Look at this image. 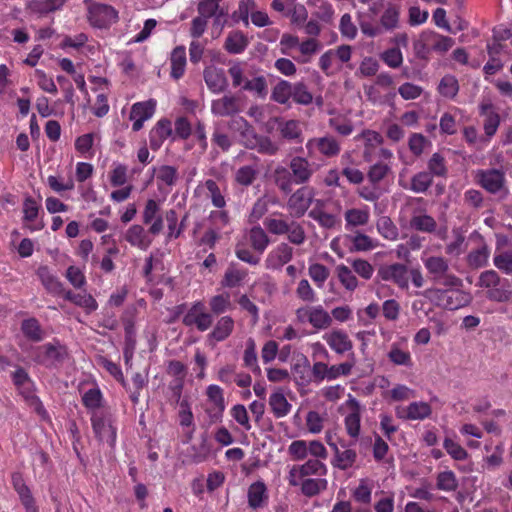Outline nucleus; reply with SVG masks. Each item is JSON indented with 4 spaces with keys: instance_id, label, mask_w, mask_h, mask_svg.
Returning a JSON list of instances; mask_svg holds the SVG:
<instances>
[{
    "instance_id": "obj_31",
    "label": "nucleus",
    "mask_w": 512,
    "mask_h": 512,
    "mask_svg": "<svg viewBox=\"0 0 512 512\" xmlns=\"http://www.w3.org/2000/svg\"><path fill=\"white\" fill-rule=\"evenodd\" d=\"M213 452V441L203 434L199 444H194L188 449V456L194 463H202L208 460Z\"/></svg>"
},
{
    "instance_id": "obj_58",
    "label": "nucleus",
    "mask_w": 512,
    "mask_h": 512,
    "mask_svg": "<svg viewBox=\"0 0 512 512\" xmlns=\"http://www.w3.org/2000/svg\"><path fill=\"white\" fill-rule=\"evenodd\" d=\"M509 282L504 279L499 286L492 287L487 291L486 297L495 302H506L512 296V291L509 289Z\"/></svg>"
},
{
    "instance_id": "obj_11",
    "label": "nucleus",
    "mask_w": 512,
    "mask_h": 512,
    "mask_svg": "<svg viewBox=\"0 0 512 512\" xmlns=\"http://www.w3.org/2000/svg\"><path fill=\"white\" fill-rule=\"evenodd\" d=\"M479 115L483 117V130L486 140L490 141L497 133L501 123L498 109L490 100H483L479 104Z\"/></svg>"
},
{
    "instance_id": "obj_29",
    "label": "nucleus",
    "mask_w": 512,
    "mask_h": 512,
    "mask_svg": "<svg viewBox=\"0 0 512 512\" xmlns=\"http://www.w3.org/2000/svg\"><path fill=\"white\" fill-rule=\"evenodd\" d=\"M124 238L131 246L137 247L143 251L147 250L152 243V239L148 236V233L138 224L130 226L126 230Z\"/></svg>"
},
{
    "instance_id": "obj_32",
    "label": "nucleus",
    "mask_w": 512,
    "mask_h": 512,
    "mask_svg": "<svg viewBox=\"0 0 512 512\" xmlns=\"http://www.w3.org/2000/svg\"><path fill=\"white\" fill-rule=\"evenodd\" d=\"M433 184V177L427 171H420L414 174L411 178L410 184L404 183L399 180V185L406 190H411L414 193H426Z\"/></svg>"
},
{
    "instance_id": "obj_56",
    "label": "nucleus",
    "mask_w": 512,
    "mask_h": 512,
    "mask_svg": "<svg viewBox=\"0 0 512 512\" xmlns=\"http://www.w3.org/2000/svg\"><path fill=\"white\" fill-rule=\"evenodd\" d=\"M221 0H200L197 6V10L199 15L211 18L213 16H224L225 12L223 9H220Z\"/></svg>"
},
{
    "instance_id": "obj_64",
    "label": "nucleus",
    "mask_w": 512,
    "mask_h": 512,
    "mask_svg": "<svg viewBox=\"0 0 512 512\" xmlns=\"http://www.w3.org/2000/svg\"><path fill=\"white\" fill-rule=\"evenodd\" d=\"M309 217L315 220L321 227L326 229L335 227L338 222V219L334 214L317 208H314L309 212Z\"/></svg>"
},
{
    "instance_id": "obj_44",
    "label": "nucleus",
    "mask_w": 512,
    "mask_h": 512,
    "mask_svg": "<svg viewBox=\"0 0 512 512\" xmlns=\"http://www.w3.org/2000/svg\"><path fill=\"white\" fill-rule=\"evenodd\" d=\"M248 46V39L241 31H232L228 34L224 47L231 54H240Z\"/></svg>"
},
{
    "instance_id": "obj_1",
    "label": "nucleus",
    "mask_w": 512,
    "mask_h": 512,
    "mask_svg": "<svg viewBox=\"0 0 512 512\" xmlns=\"http://www.w3.org/2000/svg\"><path fill=\"white\" fill-rule=\"evenodd\" d=\"M400 5L388 2L386 8L381 13L379 22L375 23L368 19L367 15L359 13L358 24L363 35L369 38H375L384 32H392L400 26Z\"/></svg>"
},
{
    "instance_id": "obj_61",
    "label": "nucleus",
    "mask_w": 512,
    "mask_h": 512,
    "mask_svg": "<svg viewBox=\"0 0 512 512\" xmlns=\"http://www.w3.org/2000/svg\"><path fill=\"white\" fill-rule=\"evenodd\" d=\"M244 366L249 368L255 375L261 374V368L257 363V353L255 349V343L253 340L247 342L244 355H243Z\"/></svg>"
},
{
    "instance_id": "obj_49",
    "label": "nucleus",
    "mask_w": 512,
    "mask_h": 512,
    "mask_svg": "<svg viewBox=\"0 0 512 512\" xmlns=\"http://www.w3.org/2000/svg\"><path fill=\"white\" fill-rule=\"evenodd\" d=\"M274 180L276 186L281 192L285 194L292 192L295 182L288 168L282 166L277 167L274 171Z\"/></svg>"
},
{
    "instance_id": "obj_28",
    "label": "nucleus",
    "mask_w": 512,
    "mask_h": 512,
    "mask_svg": "<svg viewBox=\"0 0 512 512\" xmlns=\"http://www.w3.org/2000/svg\"><path fill=\"white\" fill-rule=\"evenodd\" d=\"M424 40L427 42L431 52L444 54L455 44L454 39L441 35L433 30H424Z\"/></svg>"
},
{
    "instance_id": "obj_5",
    "label": "nucleus",
    "mask_w": 512,
    "mask_h": 512,
    "mask_svg": "<svg viewBox=\"0 0 512 512\" xmlns=\"http://www.w3.org/2000/svg\"><path fill=\"white\" fill-rule=\"evenodd\" d=\"M182 323L186 327L195 328L199 332H205L213 326L214 318L206 303L203 300H196L190 304L182 318Z\"/></svg>"
},
{
    "instance_id": "obj_4",
    "label": "nucleus",
    "mask_w": 512,
    "mask_h": 512,
    "mask_svg": "<svg viewBox=\"0 0 512 512\" xmlns=\"http://www.w3.org/2000/svg\"><path fill=\"white\" fill-rule=\"evenodd\" d=\"M476 184L493 195L506 197L509 193L505 172L499 168L478 169L474 176Z\"/></svg>"
},
{
    "instance_id": "obj_26",
    "label": "nucleus",
    "mask_w": 512,
    "mask_h": 512,
    "mask_svg": "<svg viewBox=\"0 0 512 512\" xmlns=\"http://www.w3.org/2000/svg\"><path fill=\"white\" fill-rule=\"evenodd\" d=\"M234 328L235 321L231 316H221L212 326V330L208 334V339L214 342H223L231 336Z\"/></svg>"
},
{
    "instance_id": "obj_7",
    "label": "nucleus",
    "mask_w": 512,
    "mask_h": 512,
    "mask_svg": "<svg viewBox=\"0 0 512 512\" xmlns=\"http://www.w3.org/2000/svg\"><path fill=\"white\" fill-rule=\"evenodd\" d=\"M305 147L310 158H316L317 156L334 158L341 152L339 141L332 135L310 138L306 142Z\"/></svg>"
},
{
    "instance_id": "obj_50",
    "label": "nucleus",
    "mask_w": 512,
    "mask_h": 512,
    "mask_svg": "<svg viewBox=\"0 0 512 512\" xmlns=\"http://www.w3.org/2000/svg\"><path fill=\"white\" fill-rule=\"evenodd\" d=\"M337 278L341 285L348 291H354L358 287V279L353 273V269L344 264H339L335 268Z\"/></svg>"
},
{
    "instance_id": "obj_33",
    "label": "nucleus",
    "mask_w": 512,
    "mask_h": 512,
    "mask_svg": "<svg viewBox=\"0 0 512 512\" xmlns=\"http://www.w3.org/2000/svg\"><path fill=\"white\" fill-rule=\"evenodd\" d=\"M37 275L48 293L63 297L66 290L63 283L47 267L39 268Z\"/></svg>"
},
{
    "instance_id": "obj_35",
    "label": "nucleus",
    "mask_w": 512,
    "mask_h": 512,
    "mask_svg": "<svg viewBox=\"0 0 512 512\" xmlns=\"http://www.w3.org/2000/svg\"><path fill=\"white\" fill-rule=\"evenodd\" d=\"M248 504L252 509H259L265 506L268 500L267 488L262 481L251 484L248 488Z\"/></svg>"
},
{
    "instance_id": "obj_27",
    "label": "nucleus",
    "mask_w": 512,
    "mask_h": 512,
    "mask_svg": "<svg viewBox=\"0 0 512 512\" xmlns=\"http://www.w3.org/2000/svg\"><path fill=\"white\" fill-rule=\"evenodd\" d=\"M41 210V206L37 203V201L32 197H26L23 202V221L29 223L28 228L31 231H39L45 227V224L42 220L35 222L39 212Z\"/></svg>"
},
{
    "instance_id": "obj_51",
    "label": "nucleus",
    "mask_w": 512,
    "mask_h": 512,
    "mask_svg": "<svg viewBox=\"0 0 512 512\" xmlns=\"http://www.w3.org/2000/svg\"><path fill=\"white\" fill-rule=\"evenodd\" d=\"M293 84L286 80H280L272 89L271 100L276 103L286 105L291 99Z\"/></svg>"
},
{
    "instance_id": "obj_20",
    "label": "nucleus",
    "mask_w": 512,
    "mask_h": 512,
    "mask_svg": "<svg viewBox=\"0 0 512 512\" xmlns=\"http://www.w3.org/2000/svg\"><path fill=\"white\" fill-rule=\"evenodd\" d=\"M204 81L208 89L215 94H219L226 90L228 81L225 71L222 68L210 65L203 71Z\"/></svg>"
},
{
    "instance_id": "obj_39",
    "label": "nucleus",
    "mask_w": 512,
    "mask_h": 512,
    "mask_svg": "<svg viewBox=\"0 0 512 512\" xmlns=\"http://www.w3.org/2000/svg\"><path fill=\"white\" fill-rule=\"evenodd\" d=\"M409 226L412 230L430 234L436 231L437 222L426 213H414L409 220Z\"/></svg>"
},
{
    "instance_id": "obj_22",
    "label": "nucleus",
    "mask_w": 512,
    "mask_h": 512,
    "mask_svg": "<svg viewBox=\"0 0 512 512\" xmlns=\"http://www.w3.org/2000/svg\"><path fill=\"white\" fill-rule=\"evenodd\" d=\"M166 371L167 374L174 377V380L169 384V389L173 393V396L179 397L183 391L187 367L181 361L170 360L167 364Z\"/></svg>"
},
{
    "instance_id": "obj_47",
    "label": "nucleus",
    "mask_w": 512,
    "mask_h": 512,
    "mask_svg": "<svg viewBox=\"0 0 512 512\" xmlns=\"http://www.w3.org/2000/svg\"><path fill=\"white\" fill-rule=\"evenodd\" d=\"M249 243L256 252L262 254L268 247L270 240L265 230L258 225L250 229Z\"/></svg>"
},
{
    "instance_id": "obj_43",
    "label": "nucleus",
    "mask_w": 512,
    "mask_h": 512,
    "mask_svg": "<svg viewBox=\"0 0 512 512\" xmlns=\"http://www.w3.org/2000/svg\"><path fill=\"white\" fill-rule=\"evenodd\" d=\"M209 311L214 316H220L233 308L230 294L225 292L212 296L208 302Z\"/></svg>"
},
{
    "instance_id": "obj_18",
    "label": "nucleus",
    "mask_w": 512,
    "mask_h": 512,
    "mask_svg": "<svg viewBox=\"0 0 512 512\" xmlns=\"http://www.w3.org/2000/svg\"><path fill=\"white\" fill-rule=\"evenodd\" d=\"M92 428L96 438L101 442H106L110 447L115 446L116 427L111 418H91Z\"/></svg>"
},
{
    "instance_id": "obj_2",
    "label": "nucleus",
    "mask_w": 512,
    "mask_h": 512,
    "mask_svg": "<svg viewBox=\"0 0 512 512\" xmlns=\"http://www.w3.org/2000/svg\"><path fill=\"white\" fill-rule=\"evenodd\" d=\"M428 279L436 286L462 287V279L456 276L450 268V261L442 255H430L422 258Z\"/></svg>"
},
{
    "instance_id": "obj_24",
    "label": "nucleus",
    "mask_w": 512,
    "mask_h": 512,
    "mask_svg": "<svg viewBox=\"0 0 512 512\" xmlns=\"http://www.w3.org/2000/svg\"><path fill=\"white\" fill-rule=\"evenodd\" d=\"M206 406L208 416H221L225 410L223 389L215 384H211L206 389Z\"/></svg>"
},
{
    "instance_id": "obj_45",
    "label": "nucleus",
    "mask_w": 512,
    "mask_h": 512,
    "mask_svg": "<svg viewBox=\"0 0 512 512\" xmlns=\"http://www.w3.org/2000/svg\"><path fill=\"white\" fill-rule=\"evenodd\" d=\"M309 324L316 330H325L332 325L331 315L321 306H312Z\"/></svg>"
},
{
    "instance_id": "obj_59",
    "label": "nucleus",
    "mask_w": 512,
    "mask_h": 512,
    "mask_svg": "<svg viewBox=\"0 0 512 512\" xmlns=\"http://www.w3.org/2000/svg\"><path fill=\"white\" fill-rule=\"evenodd\" d=\"M427 168L432 177H446L448 169L445 158L440 153H434L428 160Z\"/></svg>"
},
{
    "instance_id": "obj_6",
    "label": "nucleus",
    "mask_w": 512,
    "mask_h": 512,
    "mask_svg": "<svg viewBox=\"0 0 512 512\" xmlns=\"http://www.w3.org/2000/svg\"><path fill=\"white\" fill-rule=\"evenodd\" d=\"M376 280L391 282L400 290L406 291L409 289L408 266L399 262L380 265L377 269Z\"/></svg>"
},
{
    "instance_id": "obj_54",
    "label": "nucleus",
    "mask_w": 512,
    "mask_h": 512,
    "mask_svg": "<svg viewBox=\"0 0 512 512\" xmlns=\"http://www.w3.org/2000/svg\"><path fill=\"white\" fill-rule=\"evenodd\" d=\"M204 186L213 206L217 209H223L226 206V199L217 182L213 179H207Z\"/></svg>"
},
{
    "instance_id": "obj_21",
    "label": "nucleus",
    "mask_w": 512,
    "mask_h": 512,
    "mask_svg": "<svg viewBox=\"0 0 512 512\" xmlns=\"http://www.w3.org/2000/svg\"><path fill=\"white\" fill-rule=\"evenodd\" d=\"M355 139H364L365 141L363 158L366 162H371L374 158H378V146H381L383 143V137L380 133L372 130H364L361 134L356 136Z\"/></svg>"
},
{
    "instance_id": "obj_10",
    "label": "nucleus",
    "mask_w": 512,
    "mask_h": 512,
    "mask_svg": "<svg viewBox=\"0 0 512 512\" xmlns=\"http://www.w3.org/2000/svg\"><path fill=\"white\" fill-rule=\"evenodd\" d=\"M393 153L390 149L379 147L378 161L370 166L367 178L373 185L379 184L392 170Z\"/></svg>"
},
{
    "instance_id": "obj_53",
    "label": "nucleus",
    "mask_w": 512,
    "mask_h": 512,
    "mask_svg": "<svg viewBox=\"0 0 512 512\" xmlns=\"http://www.w3.org/2000/svg\"><path fill=\"white\" fill-rule=\"evenodd\" d=\"M346 229L364 226L368 223L370 214L368 209L352 208L345 212Z\"/></svg>"
},
{
    "instance_id": "obj_8",
    "label": "nucleus",
    "mask_w": 512,
    "mask_h": 512,
    "mask_svg": "<svg viewBox=\"0 0 512 512\" xmlns=\"http://www.w3.org/2000/svg\"><path fill=\"white\" fill-rule=\"evenodd\" d=\"M118 18V11L111 5L91 2L88 6L87 19L95 28H108L116 23Z\"/></svg>"
},
{
    "instance_id": "obj_52",
    "label": "nucleus",
    "mask_w": 512,
    "mask_h": 512,
    "mask_svg": "<svg viewBox=\"0 0 512 512\" xmlns=\"http://www.w3.org/2000/svg\"><path fill=\"white\" fill-rule=\"evenodd\" d=\"M258 173L256 165L241 166L235 172L234 180L238 185L248 187L256 180Z\"/></svg>"
},
{
    "instance_id": "obj_55",
    "label": "nucleus",
    "mask_w": 512,
    "mask_h": 512,
    "mask_svg": "<svg viewBox=\"0 0 512 512\" xmlns=\"http://www.w3.org/2000/svg\"><path fill=\"white\" fill-rule=\"evenodd\" d=\"M439 93L446 98L453 99L459 91V83L455 76L445 75L438 85Z\"/></svg>"
},
{
    "instance_id": "obj_15",
    "label": "nucleus",
    "mask_w": 512,
    "mask_h": 512,
    "mask_svg": "<svg viewBox=\"0 0 512 512\" xmlns=\"http://www.w3.org/2000/svg\"><path fill=\"white\" fill-rule=\"evenodd\" d=\"M248 276L249 271L247 268L236 262H231L223 274L220 285L227 289L239 288L245 284Z\"/></svg>"
},
{
    "instance_id": "obj_25",
    "label": "nucleus",
    "mask_w": 512,
    "mask_h": 512,
    "mask_svg": "<svg viewBox=\"0 0 512 512\" xmlns=\"http://www.w3.org/2000/svg\"><path fill=\"white\" fill-rule=\"evenodd\" d=\"M329 446L332 448L334 452V460L332 464L339 468L340 470H347L353 466L357 459V453L355 450L346 448L345 443H341V448L330 441H328Z\"/></svg>"
},
{
    "instance_id": "obj_14",
    "label": "nucleus",
    "mask_w": 512,
    "mask_h": 512,
    "mask_svg": "<svg viewBox=\"0 0 512 512\" xmlns=\"http://www.w3.org/2000/svg\"><path fill=\"white\" fill-rule=\"evenodd\" d=\"M314 197V189L302 186L296 190L288 199V208L296 217L303 216L310 207Z\"/></svg>"
},
{
    "instance_id": "obj_12",
    "label": "nucleus",
    "mask_w": 512,
    "mask_h": 512,
    "mask_svg": "<svg viewBox=\"0 0 512 512\" xmlns=\"http://www.w3.org/2000/svg\"><path fill=\"white\" fill-rule=\"evenodd\" d=\"M322 339L336 354H351L352 356H354L353 342L345 330L339 328L332 329L324 333Z\"/></svg>"
},
{
    "instance_id": "obj_13",
    "label": "nucleus",
    "mask_w": 512,
    "mask_h": 512,
    "mask_svg": "<svg viewBox=\"0 0 512 512\" xmlns=\"http://www.w3.org/2000/svg\"><path fill=\"white\" fill-rule=\"evenodd\" d=\"M157 101L153 98L136 102L131 106L129 119L133 121L132 130L140 131L145 121L151 119L156 111Z\"/></svg>"
},
{
    "instance_id": "obj_41",
    "label": "nucleus",
    "mask_w": 512,
    "mask_h": 512,
    "mask_svg": "<svg viewBox=\"0 0 512 512\" xmlns=\"http://www.w3.org/2000/svg\"><path fill=\"white\" fill-rule=\"evenodd\" d=\"M347 239L351 243V251L367 252L378 247V241L376 239H373L361 232H356L354 235H348Z\"/></svg>"
},
{
    "instance_id": "obj_42",
    "label": "nucleus",
    "mask_w": 512,
    "mask_h": 512,
    "mask_svg": "<svg viewBox=\"0 0 512 512\" xmlns=\"http://www.w3.org/2000/svg\"><path fill=\"white\" fill-rule=\"evenodd\" d=\"M21 331L32 342H40L45 337V332L35 317L24 319L21 322Z\"/></svg>"
},
{
    "instance_id": "obj_9",
    "label": "nucleus",
    "mask_w": 512,
    "mask_h": 512,
    "mask_svg": "<svg viewBox=\"0 0 512 512\" xmlns=\"http://www.w3.org/2000/svg\"><path fill=\"white\" fill-rule=\"evenodd\" d=\"M468 240L475 244V247L467 254L466 263L470 268L479 269L488 264L490 256V247L484 237L478 232L473 231Z\"/></svg>"
},
{
    "instance_id": "obj_23",
    "label": "nucleus",
    "mask_w": 512,
    "mask_h": 512,
    "mask_svg": "<svg viewBox=\"0 0 512 512\" xmlns=\"http://www.w3.org/2000/svg\"><path fill=\"white\" fill-rule=\"evenodd\" d=\"M240 111L239 100L233 95H224L211 103V112L218 117H228Z\"/></svg>"
},
{
    "instance_id": "obj_30",
    "label": "nucleus",
    "mask_w": 512,
    "mask_h": 512,
    "mask_svg": "<svg viewBox=\"0 0 512 512\" xmlns=\"http://www.w3.org/2000/svg\"><path fill=\"white\" fill-rule=\"evenodd\" d=\"M63 298L74 305L83 308L88 314L98 309V303L95 298L85 290L78 293L71 290H65Z\"/></svg>"
},
{
    "instance_id": "obj_17",
    "label": "nucleus",
    "mask_w": 512,
    "mask_h": 512,
    "mask_svg": "<svg viewBox=\"0 0 512 512\" xmlns=\"http://www.w3.org/2000/svg\"><path fill=\"white\" fill-rule=\"evenodd\" d=\"M288 169L293 176L295 185L308 183L313 175V169L308 159L301 156H294L290 160Z\"/></svg>"
},
{
    "instance_id": "obj_19",
    "label": "nucleus",
    "mask_w": 512,
    "mask_h": 512,
    "mask_svg": "<svg viewBox=\"0 0 512 512\" xmlns=\"http://www.w3.org/2000/svg\"><path fill=\"white\" fill-rule=\"evenodd\" d=\"M172 135V122L167 118L159 119L149 132L150 148L154 151L158 150Z\"/></svg>"
},
{
    "instance_id": "obj_57",
    "label": "nucleus",
    "mask_w": 512,
    "mask_h": 512,
    "mask_svg": "<svg viewBox=\"0 0 512 512\" xmlns=\"http://www.w3.org/2000/svg\"><path fill=\"white\" fill-rule=\"evenodd\" d=\"M377 230L383 238L389 241L396 240L399 235L397 226L387 216H383L377 221Z\"/></svg>"
},
{
    "instance_id": "obj_37",
    "label": "nucleus",
    "mask_w": 512,
    "mask_h": 512,
    "mask_svg": "<svg viewBox=\"0 0 512 512\" xmlns=\"http://www.w3.org/2000/svg\"><path fill=\"white\" fill-rule=\"evenodd\" d=\"M446 297L445 303L443 304V309L446 310H457L465 305H467L470 301V296L466 292L462 291L460 287L449 288L446 287Z\"/></svg>"
},
{
    "instance_id": "obj_46",
    "label": "nucleus",
    "mask_w": 512,
    "mask_h": 512,
    "mask_svg": "<svg viewBox=\"0 0 512 512\" xmlns=\"http://www.w3.org/2000/svg\"><path fill=\"white\" fill-rule=\"evenodd\" d=\"M67 0H32L29 8L32 12L47 15L62 9Z\"/></svg>"
},
{
    "instance_id": "obj_48",
    "label": "nucleus",
    "mask_w": 512,
    "mask_h": 512,
    "mask_svg": "<svg viewBox=\"0 0 512 512\" xmlns=\"http://www.w3.org/2000/svg\"><path fill=\"white\" fill-rule=\"evenodd\" d=\"M452 237L453 239L445 246V253L450 256H459L467 249L466 237L461 229H453Z\"/></svg>"
},
{
    "instance_id": "obj_38",
    "label": "nucleus",
    "mask_w": 512,
    "mask_h": 512,
    "mask_svg": "<svg viewBox=\"0 0 512 512\" xmlns=\"http://www.w3.org/2000/svg\"><path fill=\"white\" fill-rule=\"evenodd\" d=\"M263 224L269 233L273 235H284L289 230L290 222L284 214L274 212L264 219Z\"/></svg>"
},
{
    "instance_id": "obj_62",
    "label": "nucleus",
    "mask_w": 512,
    "mask_h": 512,
    "mask_svg": "<svg viewBox=\"0 0 512 512\" xmlns=\"http://www.w3.org/2000/svg\"><path fill=\"white\" fill-rule=\"evenodd\" d=\"M269 405L276 416H285L291 408L286 397L280 392L272 393L270 395Z\"/></svg>"
},
{
    "instance_id": "obj_16",
    "label": "nucleus",
    "mask_w": 512,
    "mask_h": 512,
    "mask_svg": "<svg viewBox=\"0 0 512 512\" xmlns=\"http://www.w3.org/2000/svg\"><path fill=\"white\" fill-rule=\"evenodd\" d=\"M293 258V248L287 243H280L273 248L265 259V266L270 270H278Z\"/></svg>"
},
{
    "instance_id": "obj_63",
    "label": "nucleus",
    "mask_w": 512,
    "mask_h": 512,
    "mask_svg": "<svg viewBox=\"0 0 512 512\" xmlns=\"http://www.w3.org/2000/svg\"><path fill=\"white\" fill-rule=\"evenodd\" d=\"M103 396L98 387H93L82 395L83 405L90 411H94L102 406Z\"/></svg>"
},
{
    "instance_id": "obj_40",
    "label": "nucleus",
    "mask_w": 512,
    "mask_h": 512,
    "mask_svg": "<svg viewBox=\"0 0 512 512\" xmlns=\"http://www.w3.org/2000/svg\"><path fill=\"white\" fill-rule=\"evenodd\" d=\"M278 130L282 138L288 141L302 142V127L298 120H282L279 122Z\"/></svg>"
},
{
    "instance_id": "obj_60",
    "label": "nucleus",
    "mask_w": 512,
    "mask_h": 512,
    "mask_svg": "<svg viewBox=\"0 0 512 512\" xmlns=\"http://www.w3.org/2000/svg\"><path fill=\"white\" fill-rule=\"evenodd\" d=\"M292 91L291 98L296 104L307 106L313 102V95L303 82L294 83Z\"/></svg>"
},
{
    "instance_id": "obj_3",
    "label": "nucleus",
    "mask_w": 512,
    "mask_h": 512,
    "mask_svg": "<svg viewBox=\"0 0 512 512\" xmlns=\"http://www.w3.org/2000/svg\"><path fill=\"white\" fill-rule=\"evenodd\" d=\"M67 357L68 351L66 346L57 339H54L53 342L37 346L32 350L33 361L48 369L58 368Z\"/></svg>"
},
{
    "instance_id": "obj_36",
    "label": "nucleus",
    "mask_w": 512,
    "mask_h": 512,
    "mask_svg": "<svg viewBox=\"0 0 512 512\" xmlns=\"http://www.w3.org/2000/svg\"><path fill=\"white\" fill-rule=\"evenodd\" d=\"M387 357L391 363L397 366L411 367L413 360L410 351L406 345L392 343Z\"/></svg>"
},
{
    "instance_id": "obj_34",
    "label": "nucleus",
    "mask_w": 512,
    "mask_h": 512,
    "mask_svg": "<svg viewBox=\"0 0 512 512\" xmlns=\"http://www.w3.org/2000/svg\"><path fill=\"white\" fill-rule=\"evenodd\" d=\"M186 48L183 45L176 46L172 52L170 57V76L175 79L179 80L184 76L185 68H186Z\"/></svg>"
}]
</instances>
